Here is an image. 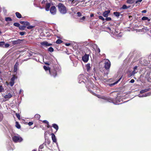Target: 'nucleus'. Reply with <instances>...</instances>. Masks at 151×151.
Here are the masks:
<instances>
[{"mask_svg":"<svg viewBox=\"0 0 151 151\" xmlns=\"http://www.w3.org/2000/svg\"><path fill=\"white\" fill-rule=\"evenodd\" d=\"M4 89L2 86L1 85H0V92H4Z\"/></svg>","mask_w":151,"mask_h":151,"instance_id":"obj_30","label":"nucleus"},{"mask_svg":"<svg viewBox=\"0 0 151 151\" xmlns=\"http://www.w3.org/2000/svg\"><path fill=\"white\" fill-rule=\"evenodd\" d=\"M96 51L98 52L99 53L100 52V50L96 45Z\"/></svg>","mask_w":151,"mask_h":151,"instance_id":"obj_35","label":"nucleus"},{"mask_svg":"<svg viewBox=\"0 0 151 151\" xmlns=\"http://www.w3.org/2000/svg\"><path fill=\"white\" fill-rule=\"evenodd\" d=\"M130 7V6H127L126 5H123L122 8L123 9H126L129 8Z\"/></svg>","mask_w":151,"mask_h":151,"instance_id":"obj_22","label":"nucleus"},{"mask_svg":"<svg viewBox=\"0 0 151 151\" xmlns=\"http://www.w3.org/2000/svg\"><path fill=\"white\" fill-rule=\"evenodd\" d=\"M10 45L9 44L6 43L5 44L4 46V47L7 48Z\"/></svg>","mask_w":151,"mask_h":151,"instance_id":"obj_39","label":"nucleus"},{"mask_svg":"<svg viewBox=\"0 0 151 151\" xmlns=\"http://www.w3.org/2000/svg\"><path fill=\"white\" fill-rule=\"evenodd\" d=\"M75 0H69V1H70L71 2H72V3H74L73 2V1H74Z\"/></svg>","mask_w":151,"mask_h":151,"instance_id":"obj_58","label":"nucleus"},{"mask_svg":"<svg viewBox=\"0 0 151 151\" xmlns=\"http://www.w3.org/2000/svg\"><path fill=\"white\" fill-rule=\"evenodd\" d=\"M25 28H26V26L23 25V26H19V29L21 30H24Z\"/></svg>","mask_w":151,"mask_h":151,"instance_id":"obj_24","label":"nucleus"},{"mask_svg":"<svg viewBox=\"0 0 151 151\" xmlns=\"http://www.w3.org/2000/svg\"><path fill=\"white\" fill-rule=\"evenodd\" d=\"M93 16H94V14H90V16L91 17H92Z\"/></svg>","mask_w":151,"mask_h":151,"instance_id":"obj_55","label":"nucleus"},{"mask_svg":"<svg viewBox=\"0 0 151 151\" xmlns=\"http://www.w3.org/2000/svg\"><path fill=\"white\" fill-rule=\"evenodd\" d=\"M12 96V95L11 94V93H9L5 95L4 96V98L6 99H7V100L11 98Z\"/></svg>","mask_w":151,"mask_h":151,"instance_id":"obj_13","label":"nucleus"},{"mask_svg":"<svg viewBox=\"0 0 151 151\" xmlns=\"http://www.w3.org/2000/svg\"><path fill=\"white\" fill-rule=\"evenodd\" d=\"M17 77L14 75H13L11 79V81L10 82V85L11 86H12L14 83V81L15 79H17Z\"/></svg>","mask_w":151,"mask_h":151,"instance_id":"obj_6","label":"nucleus"},{"mask_svg":"<svg viewBox=\"0 0 151 151\" xmlns=\"http://www.w3.org/2000/svg\"><path fill=\"white\" fill-rule=\"evenodd\" d=\"M107 28L108 29H109V30H111L110 28L109 27H108Z\"/></svg>","mask_w":151,"mask_h":151,"instance_id":"obj_60","label":"nucleus"},{"mask_svg":"<svg viewBox=\"0 0 151 151\" xmlns=\"http://www.w3.org/2000/svg\"><path fill=\"white\" fill-rule=\"evenodd\" d=\"M43 68L46 71L48 70H49V69H51L50 68L45 65L43 66Z\"/></svg>","mask_w":151,"mask_h":151,"instance_id":"obj_26","label":"nucleus"},{"mask_svg":"<svg viewBox=\"0 0 151 151\" xmlns=\"http://www.w3.org/2000/svg\"><path fill=\"white\" fill-rule=\"evenodd\" d=\"M63 42V41L60 39H58L56 42V43L57 44H60Z\"/></svg>","mask_w":151,"mask_h":151,"instance_id":"obj_28","label":"nucleus"},{"mask_svg":"<svg viewBox=\"0 0 151 151\" xmlns=\"http://www.w3.org/2000/svg\"><path fill=\"white\" fill-rule=\"evenodd\" d=\"M136 72H135V70H134L132 72V73L133 74H134Z\"/></svg>","mask_w":151,"mask_h":151,"instance_id":"obj_56","label":"nucleus"},{"mask_svg":"<svg viewBox=\"0 0 151 151\" xmlns=\"http://www.w3.org/2000/svg\"><path fill=\"white\" fill-rule=\"evenodd\" d=\"M19 33L20 35L22 36L25 34L26 32H20Z\"/></svg>","mask_w":151,"mask_h":151,"instance_id":"obj_41","label":"nucleus"},{"mask_svg":"<svg viewBox=\"0 0 151 151\" xmlns=\"http://www.w3.org/2000/svg\"><path fill=\"white\" fill-rule=\"evenodd\" d=\"M77 14L78 17H80L81 16V14L80 12H78L77 13Z\"/></svg>","mask_w":151,"mask_h":151,"instance_id":"obj_44","label":"nucleus"},{"mask_svg":"<svg viewBox=\"0 0 151 151\" xmlns=\"http://www.w3.org/2000/svg\"><path fill=\"white\" fill-rule=\"evenodd\" d=\"M150 90V88L145 89L144 90H141V91H140V92L141 93H144L145 92H146L149 91Z\"/></svg>","mask_w":151,"mask_h":151,"instance_id":"obj_17","label":"nucleus"},{"mask_svg":"<svg viewBox=\"0 0 151 151\" xmlns=\"http://www.w3.org/2000/svg\"><path fill=\"white\" fill-rule=\"evenodd\" d=\"M134 81H135L134 79H132L130 80V82L131 83H133L134 82Z\"/></svg>","mask_w":151,"mask_h":151,"instance_id":"obj_48","label":"nucleus"},{"mask_svg":"<svg viewBox=\"0 0 151 151\" xmlns=\"http://www.w3.org/2000/svg\"><path fill=\"white\" fill-rule=\"evenodd\" d=\"M47 127L48 128H49L50 127V126L49 124V123L48 122V124H47Z\"/></svg>","mask_w":151,"mask_h":151,"instance_id":"obj_53","label":"nucleus"},{"mask_svg":"<svg viewBox=\"0 0 151 151\" xmlns=\"http://www.w3.org/2000/svg\"><path fill=\"white\" fill-rule=\"evenodd\" d=\"M15 126L18 129H19L21 128V126L19 123L17 122H16L15 123Z\"/></svg>","mask_w":151,"mask_h":151,"instance_id":"obj_21","label":"nucleus"},{"mask_svg":"<svg viewBox=\"0 0 151 151\" xmlns=\"http://www.w3.org/2000/svg\"><path fill=\"white\" fill-rule=\"evenodd\" d=\"M16 116L17 118L19 120L20 119V115L19 114L16 113Z\"/></svg>","mask_w":151,"mask_h":151,"instance_id":"obj_37","label":"nucleus"},{"mask_svg":"<svg viewBox=\"0 0 151 151\" xmlns=\"http://www.w3.org/2000/svg\"><path fill=\"white\" fill-rule=\"evenodd\" d=\"M19 66V63L17 62L15 64L14 66V72H16L17 69L18 67Z\"/></svg>","mask_w":151,"mask_h":151,"instance_id":"obj_14","label":"nucleus"},{"mask_svg":"<svg viewBox=\"0 0 151 151\" xmlns=\"http://www.w3.org/2000/svg\"><path fill=\"white\" fill-rule=\"evenodd\" d=\"M30 23L29 22H27V21H25V22L24 24V26H26V27L27 26V28L28 29H32L34 28L35 27V26H32V25L30 26Z\"/></svg>","mask_w":151,"mask_h":151,"instance_id":"obj_7","label":"nucleus"},{"mask_svg":"<svg viewBox=\"0 0 151 151\" xmlns=\"http://www.w3.org/2000/svg\"><path fill=\"white\" fill-rule=\"evenodd\" d=\"M90 64L89 63H88L86 65V67L87 71H88L90 69Z\"/></svg>","mask_w":151,"mask_h":151,"instance_id":"obj_20","label":"nucleus"},{"mask_svg":"<svg viewBox=\"0 0 151 151\" xmlns=\"http://www.w3.org/2000/svg\"><path fill=\"white\" fill-rule=\"evenodd\" d=\"M13 141L15 142H21L22 140V137L17 136H14L12 137Z\"/></svg>","mask_w":151,"mask_h":151,"instance_id":"obj_4","label":"nucleus"},{"mask_svg":"<svg viewBox=\"0 0 151 151\" xmlns=\"http://www.w3.org/2000/svg\"><path fill=\"white\" fill-rule=\"evenodd\" d=\"M24 40H21L19 39H17L16 40L12 41L11 42L13 45L20 44L22 43V42Z\"/></svg>","mask_w":151,"mask_h":151,"instance_id":"obj_9","label":"nucleus"},{"mask_svg":"<svg viewBox=\"0 0 151 151\" xmlns=\"http://www.w3.org/2000/svg\"><path fill=\"white\" fill-rule=\"evenodd\" d=\"M45 64L46 65H50V63H45Z\"/></svg>","mask_w":151,"mask_h":151,"instance_id":"obj_54","label":"nucleus"},{"mask_svg":"<svg viewBox=\"0 0 151 151\" xmlns=\"http://www.w3.org/2000/svg\"><path fill=\"white\" fill-rule=\"evenodd\" d=\"M110 66L111 63L109 60L104 63V68L105 69L107 70V71L105 74L107 75L108 74Z\"/></svg>","mask_w":151,"mask_h":151,"instance_id":"obj_2","label":"nucleus"},{"mask_svg":"<svg viewBox=\"0 0 151 151\" xmlns=\"http://www.w3.org/2000/svg\"><path fill=\"white\" fill-rule=\"evenodd\" d=\"M42 122L44 123H46V124H48V122L46 120H43V121H42Z\"/></svg>","mask_w":151,"mask_h":151,"instance_id":"obj_45","label":"nucleus"},{"mask_svg":"<svg viewBox=\"0 0 151 151\" xmlns=\"http://www.w3.org/2000/svg\"><path fill=\"white\" fill-rule=\"evenodd\" d=\"M32 151H37V150H33Z\"/></svg>","mask_w":151,"mask_h":151,"instance_id":"obj_62","label":"nucleus"},{"mask_svg":"<svg viewBox=\"0 0 151 151\" xmlns=\"http://www.w3.org/2000/svg\"><path fill=\"white\" fill-rule=\"evenodd\" d=\"M13 25L15 26H16V27H19L20 26V24L17 22L14 23Z\"/></svg>","mask_w":151,"mask_h":151,"instance_id":"obj_34","label":"nucleus"},{"mask_svg":"<svg viewBox=\"0 0 151 151\" xmlns=\"http://www.w3.org/2000/svg\"><path fill=\"white\" fill-rule=\"evenodd\" d=\"M105 20L106 21H111L112 19H111V17H106V18H105Z\"/></svg>","mask_w":151,"mask_h":151,"instance_id":"obj_40","label":"nucleus"},{"mask_svg":"<svg viewBox=\"0 0 151 151\" xmlns=\"http://www.w3.org/2000/svg\"><path fill=\"white\" fill-rule=\"evenodd\" d=\"M147 12V11L146 10H144L142 11V13H145Z\"/></svg>","mask_w":151,"mask_h":151,"instance_id":"obj_49","label":"nucleus"},{"mask_svg":"<svg viewBox=\"0 0 151 151\" xmlns=\"http://www.w3.org/2000/svg\"><path fill=\"white\" fill-rule=\"evenodd\" d=\"M15 14L17 18H22V15L19 13L17 12L15 13Z\"/></svg>","mask_w":151,"mask_h":151,"instance_id":"obj_19","label":"nucleus"},{"mask_svg":"<svg viewBox=\"0 0 151 151\" xmlns=\"http://www.w3.org/2000/svg\"><path fill=\"white\" fill-rule=\"evenodd\" d=\"M134 0H127V2L129 4H132L134 3Z\"/></svg>","mask_w":151,"mask_h":151,"instance_id":"obj_27","label":"nucleus"},{"mask_svg":"<svg viewBox=\"0 0 151 151\" xmlns=\"http://www.w3.org/2000/svg\"><path fill=\"white\" fill-rule=\"evenodd\" d=\"M99 18L102 21H104L105 19L101 16H99Z\"/></svg>","mask_w":151,"mask_h":151,"instance_id":"obj_36","label":"nucleus"},{"mask_svg":"<svg viewBox=\"0 0 151 151\" xmlns=\"http://www.w3.org/2000/svg\"><path fill=\"white\" fill-rule=\"evenodd\" d=\"M142 0H137L136 1L135 3L137 4V2H140L142 1Z\"/></svg>","mask_w":151,"mask_h":151,"instance_id":"obj_47","label":"nucleus"},{"mask_svg":"<svg viewBox=\"0 0 151 151\" xmlns=\"http://www.w3.org/2000/svg\"><path fill=\"white\" fill-rule=\"evenodd\" d=\"M147 20H148V21L149 22V21H150V19L148 18V19H147Z\"/></svg>","mask_w":151,"mask_h":151,"instance_id":"obj_61","label":"nucleus"},{"mask_svg":"<svg viewBox=\"0 0 151 151\" xmlns=\"http://www.w3.org/2000/svg\"><path fill=\"white\" fill-rule=\"evenodd\" d=\"M137 4L136 5V6H139L140 4V2H137V4Z\"/></svg>","mask_w":151,"mask_h":151,"instance_id":"obj_57","label":"nucleus"},{"mask_svg":"<svg viewBox=\"0 0 151 151\" xmlns=\"http://www.w3.org/2000/svg\"><path fill=\"white\" fill-rule=\"evenodd\" d=\"M85 19V17L84 16L82 18L80 19V20L81 22H82L83 21H84Z\"/></svg>","mask_w":151,"mask_h":151,"instance_id":"obj_42","label":"nucleus"},{"mask_svg":"<svg viewBox=\"0 0 151 151\" xmlns=\"http://www.w3.org/2000/svg\"><path fill=\"white\" fill-rule=\"evenodd\" d=\"M51 134L52 135V138L53 142H56L57 140L56 138L55 135L53 133H52Z\"/></svg>","mask_w":151,"mask_h":151,"instance_id":"obj_16","label":"nucleus"},{"mask_svg":"<svg viewBox=\"0 0 151 151\" xmlns=\"http://www.w3.org/2000/svg\"><path fill=\"white\" fill-rule=\"evenodd\" d=\"M5 42H0V47H4Z\"/></svg>","mask_w":151,"mask_h":151,"instance_id":"obj_29","label":"nucleus"},{"mask_svg":"<svg viewBox=\"0 0 151 151\" xmlns=\"http://www.w3.org/2000/svg\"><path fill=\"white\" fill-rule=\"evenodd\" d=\"M122 78V77H121L118 81H117L116 82H115L114 83L111 84V85H114L117 84L121 80Z\"/></svg>","mask_w":151,"mask_h":151,"instance_id":"obj_32","label":"nucleus"},{"mask_svg":"<svg viewBox=\"0 0 151 151\" xmlns=\"http://www.w3.org/2000/svg\"><path fill=\"white\" fill-rule=\"evenodd\" d=\"M94 95L96 96V94L95 93H93Z\"/></svg>","mask_w":151,"mask_h":151,"instance_id":"obj_63","label":"nucleus"},{"mask_svg":"<svg viewBox=\"0 0 151 151\" xmlns=\"http://www.w3.org/2000/svg\"><path fill=\"white\" fill-rule=\"evenodd\" d=\"M57 7H58L59 12L62 14H65L67 13V9L63 4L59 3Z\"/></svg>","mask_w":151,"mask_h":151,"instance_id":"obj_1","label":"nucleus"},{"mask_svg":"<svg viewBox=\"0 0 151 151\" xmlns=\"http://www.w3.org/2000/svg\"><path fill=\"white\" fill-rule=\"evenodd\" d=\"M88 58L89 55L86 54H85L82 57V60L85 63L87 62L88 61Z\"/></svg>","mask_w":151,"mask_h":151,"instance_id":"obj_10","label":"nucleus"},{"mask_svg":"<svg viewBox=\"0 0 151 151\" xmlns=\"http://www.w3.org/2000/svg\"><path fill=\"white\" fill-rule=\"evenodd\" d=\"M137 66H134V70H136L137 69Z\"/></svg>","mask_w":151,"mask_h":151,"instance_id":"obj_52","label":"nucleus"},{"mask_svg":"<svg viewBox=\"0 0 151 151\" xmlns=\"http://www.w3.org/2000/svg\"><path fill=\"white\" fill-rule=\"evenodd\" d=\"M70 45V43H65V45L67 46H69Z\"/></svg>","mask_w":151,"mask_h":151,"instance_id":"obj_51","label":"nucleus"},{"mask_svg":"<svg viewBox=\"0 0 151 151\" xmlns=\"http://www.w3.org/2000/svg\"><path fill=\"white\" fill-rule=\"evenodd\" d=\"M97 96L99 98H100L101 99H104L106 100V101L108 102H111V103H114V100L112 98H106L105 97V96H102L101 97H99V95H97V96Z\"/></svg>","mask_w":151,"mask_h":151,"instance_id":"obj_3","label":"nucleus"},{"mask_svg":"<svg viewBox=\"0 0 151 151\" xmlns=\"http://www.w3.org/2000/svg\"><path fill=\"white\" fill-rule=\"evenodd\" d=\"M5 20L6 22L11 21L12 19L10 17H6L5 18Z\"/></svg>","mask_w":151,"mask_h":151,"instance_id":"obj_25","label":"nucleus"},{"mask_svg":"<svg viewBox=\"0 0 151 151\" xmlns=\"http://www.w3.org/2000/svg\"><path fill=\"white\" fill-rule=\"evenodd\" d=\"M48 50L49 52H52L54 51V49L52 47H50L49 48Z\"/></svg>","mask_w":151,"mask_h":151,"instance_id":"obj_31","label":"nucleus"},{"mask_svg":"<svg viewBox=\"0 0 151 151\" xmlns=\"http://www.w3.org/2000/svg\"><path fill=\"white\" fill-rule=\"evenodd\" d=\"M50 5L51 4L50 3H47L46 4L45 7V10L46 11H48L49 10V9L50 7Z\"/></svg>","mask_w":151,"mask_h":151,"instance_id":"obj_15","label":"nucleus"},{"mask_svg":"<svg viewBox=\"0 0 151 151\" xmlns=\"http://www.w3.org/2000/svg\"><path fill=\"white\" fill-rule=\"evenodd\" d=\"M148 19V17H143L142 18V20H145Z\"/></svg>","mask_w":151,"mask_h":151,"instance_id":"obj_38","label":"nucleus"},{"mask_svg":"<svg viewBox=\"0 0 151 151\" xmlns=\"http://www.w3.org/2000/svg\"><path fill=\"white\" fill-rule=\"evenodd\" d=\"M93 77H94V78L95 79V80H97L96 78V76H93Z\"/></svg>","mask_w":151,"mask_h":151,"instance_id":"obj_59","label":"nucleus"},{"mask_svg":"<svg viewBox=\"0 0 151 151\" xmlns=\"http://www.w3.org/2000/svg\"><path fill=\"white\" fill-rule=\"evenodd\" d=\"M50 11L52 14L54 15L55 14L57 11L55 6H52L50 8Z\"/></svg>","mask_w":151,"mask_h":151,"instance_id":"obj_8","label":"nucleus"},{"mask_svg":"<svg viewBox=\"0 0 151 151\" xmlns=\"http://www.w3.org/2000/svg\"><path fill=\"white\" fill-rule=\"evenodd\" d=\"M110 12L111 11L110 10L105 11L103 12L102 15L104 17H108L109 14L110 13Z\"/></svg>","mask_w":151,"mask_h":151,"instance_id":"obj_11","label":"nucleus"},{"mask_svg":"<svg viewBox=\"0 0 151 151\" xmlns=\"http://www.w3.org/2000/svg\"><path fill=\"white\" fill-rule=\"evenodd\" d=\"M131 17L130 16H129V17L130 18Z\"/></svg>","mask_w":151,"mask_h":151,"instance_id":"obj_64","label":"nucleus"},{"mask_svg":"<svg viewBox=\"0 0 151 151\" xmlns=\"http://www.w3.org/2000/svg\"><path fill=\"white\" fill-rule=\"evenodd\" d=\"M41 45L46 46H49L52 45V44L48 43V42L47 41H44L41 42L40 43Z\"/></svg>","mask_w":151,"mask_h":151,"instance_id":"obj_12","label":"nucleus"},{"mask_svg":"<svg viewBox=\"0 0 151 151\" xmlns=\"http://www.w3.org/2000/svg\"><path fill=\"white\" fill-rule=\"evenodd\" d=\"M43 147H44L43 145H40V146L39 148L40 149H42L43 148Z\"/></svg>","mask_w":151,"mask_h":151,"instance_id":"obj_46","label":"nucleus"},{"mask_svg":"<svg viewBox=\"0 0 151 151\" xmlns=\"http://www.w3.org/2000/svg\"><path fill=\"white\" fill-rule=\"evenodd\" d=\"M52 126L56 130V132H57L58 129V126L56 124H52Z\"/></svg>","mask_w":151,"mask_h":151,"instance_id":"obj_18","label":"nucleus"},{"mask_svg":"<svg viewBox=\"0 0 151 151\" xmlns=\"http://www.w3.org/2000/svg\"><path fill=\"white\" fill-rule=\"evenodd\" d=\"M113 14L116 17H119L120 15V13L118 12H114L113 13Z\"/></svg>","mask_w":151,"mask_h":151,"instance_id":"obj_23","label":"nucleus"},{"mask_svg":"<svg viewBox=\"0 0 151 151\" xmlns=\"http://www.w3.org/2000/svg\"><path fill=\"white\" fill-rule=\"evenodd\" d=\"M49 72L51 76L55 77L57 76V73L56 70L55 69H49Z\"/></svg>","mask_w":151,"mask_h":151,"instance_id":"obj_5","label":"nucleus"},{"mask_svg":"<svg viewBox=\"0 0 151 151\" xmlns=\"http://www.w3.org/2000/svg\"><path fill=\"white\" fill-rule=\"evenodd\" d=\"M35 118H36L37 119H39L40 117V116L39 114H36V115H35Z\"/></svg>","mask_w":151,"mask_h":151,"instance_id":"obj_33","label":"nucleus"},{"mask_svg":"<svg viewBox=\"0 0 151 151\" xmlns=\"http://www.w3.org/2000/svg\"><path fill=\"white\" fill-rule=\"evenodd\" d=\"M25 22V21H20V23L22 24H23V25L24 24V23Z\"/></svg>","mask_w":151,"mask_h":151,"instance_id":"obj_50","label":"nucleus"},{"mask_svg":"<svg viewBox=\"0 0 151 151\" xmlns=\"http://www.w3.org/2000/svg\"><path fill=\"white\" fill-rule=\"evenodd\" d=\"M33 124V122H29L28 124L29 126H31Z\"/></svg>","mask_w":151,"mask_h":151,"instance_id":"obj_43","label":"nucleus"}]
</instances>
